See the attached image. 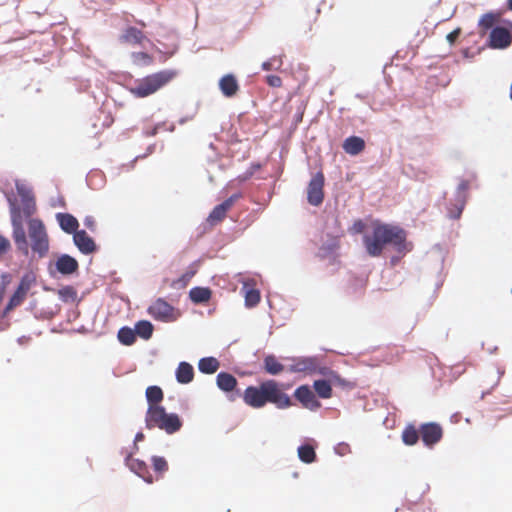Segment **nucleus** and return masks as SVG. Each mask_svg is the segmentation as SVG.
Wrapping results in <instances>:
<instances>
[{"label": "nucleus", "instance_id": "1", "mask_svg": "<svg viewBox=\"0 0 512 512\" xmlns=\"http://www.w3.org/2000/svg\"><path fill=\"white\" fill-rule=\"evenodd\" d=\"M9 205L10 220L12 226V239L17 251L27 257L38 259L45 258L50 250V240L46 227L41 219H29L26 221L28 232H26L25 221L21 215V208L13 194H6Z\"/></svg>", "mask_w": 512, "mask_h": 512}, {"label": "nucleus", "instance_id": "2", "mask_svg": "<svg viewBox=\"0 0 512 512\" xmlns=\"http://www.w3.org/2000/svg\"><path fill=\"white\" fill-rule=\"evenodd\" d=\"M364 245L367 253L372 257L381 255L386 245H391L400 254H406L412 249L407 242V232L397 225L377 224L373 228L372 236H365Z\"/></svg>", "mask_w": 512, "mask_h": 512}, {"label": "nucleus", "instance_id": "3", "mask_svg": "<svg viewBox=\"0 0 512 512\" xmlns=\"http://www.w3.org/2000/svg\"><path fill=\"white\" fill-rule=\"evenodd\" d=\"M145 425L148 429L159 428L167 434H174L181 429L183 422L178 414L168 413L163 406H148Z\"/></svg>", "mask_w": 512, "mask_h": 512}, {"label": "nucleus", "instance_id": "4", "mask_svg": "<svg viewBox=\"0 0 512 512\" xmlns=\"http://www.w3.org/2000/svg\"><path fill=\"white\" fill-rule=\"evenodd\" d=\"M177 76L176 70H162L148 75L142 79L136 80L129 88L131 94L138 98H144L156 93L159 89L166 86Z\"/></svg>", "mask_w": 512, "mask_h": 512}, {"label": "nucleus", "instance_id": "5", "mask_svg": "<svg viewBox=\"0 0 512 512\" xmlns=\"http://www.w3.org/2000/svg\"><path fill=\"white\" fill-rule=\"evenodd\" d=\"M469 189V180H461L454 192L453 198L449 200L447 205L448 217L451 219H459L465 208Z\"/></svg>", "mask_w": 512, "mask_h": 512}, {"label": "nucleus", "instance_id": "6", "mask_svg": "<svg viewBox=\"0 0 512 512\" xmlns=\"http://www.w3.org/2000/svg\"><path fill=\"white\" fill-rule=\"evenodd\" d=\"M265 381L267 403L275 405L278 409H287L294 404L290 396L282 391L280 383L274 379Z\"/></svg>", "mask_w": 512, "mask_h": 512}, {"label": "nucleus", "instance_id": "7", "mask_svg": "<svg viewBox=\"0 0 512 512\" xmlns=\"http://www.w3.org/2000/svg\"><path fill=\"white\" fill-rule=\"evenodd\" d=\"M35 282L36 276L32 272H27L21 277L17 289L10 297L9 302L7 303L4 309V314H7L9 311H11L14 307L19 305L23 301L27 292L30 290L32 285L35 284Z\"/></svg>", "mask_w": 512, "mask_h": 512}, {"label": "nucleus", "instance_id": "8", "mask_svg": "<svg viewBox=\"0 0 512 512\" xmlns=\"http://www.w3.org/2000/svg\"><path fill=\"white\" fill-rule=\"evenodd\" d=\"M324 183L325 178L322 170L312 173L311 179L307 187V201L312 206H319L324 199Z\"/></svg>", "mask_w": 512, "mask_h": 512}, {"label": "nucleus", "instance_id": "9", "mask_svg": "<svg viewBox=\"0 0 512 512\" xmlns=\"http://www.w3.org/2000/svg\"><path fill=\"white\" fill-rule=\"evenodd\" d=\"M243 401L252 408H263L267 404L266 381L258 386H248L243 393Z\"/></svg>", "mask_w": 512, "mask_h": 512}, {"label": "nucleus", "instance_id": "10", "mask_svg": "<svg viewBox=\"0 0 512 512\" xmlns=\"http://www.w3.org/2000/svg\"><path fill=\"white\" fill-rule=\"evenodd\" d=\"M174 307L162 298H158L148 307V313L155 320L162 322L174 321Z\"/></svg>", "mask_w": 512, "mask_h": 512}, {"label": "nucleus", "instance_id": "11", "mask_svg": "<svg viewBox=\"0 0 512 512\" xmlns=\"http://www.w3.org/2000/svg\"><path fill=\"white\" fill-rule=\"evenodd\" d=\"M294 397L302 406L311 411H316L321 407V402L316 398L315 393L309 385H301L294 391Z\"/></svg>", "mask_w": 512, "mask_h": 512}, {"label": "nucleus", "instance_id": "12", "mask_svg": "<svg viewBox=\"0 0 512 512\" xmlns=\"http://www.w3.org/2000/svg\"><path fill=\"white\" fill-rule=\"evenodd\" d=\"M421 439L425 446L432 447L438 443L443 435L441 426L435 422L424 423L419 429Z\"/></svg>", "mask_w": 512, "mask_h": 512}, {"label": "nucleus", "instance_id": "13", "mask_svg": "<svg viewBox=\"0 0 512 512\" xmlns=\"http://www.w3.org/2000/svg\"><path fill=\"white\" fill-rule=\"evenodd\" d=\"M293 364L289 366V371L292 373L299 372H316L320 359L318 356H306L293 358Z\"/></svg>", "mask_w": 512, "mask_h": 512}, {"label": "nucleus", "instance_id": "14", "mask_svg": "<svg viewBox=\"0 0 512 512\" xmlns=\"http://www.w3.org/2000/svg\"><path fill=\"white\" fill-rule=\"evenodd\" d=\"M511 41V34L504 27L497 26L490 32L489 45L494 49H505L510 46Z\"/></svg>", "mask_w": 512, "mask_h": 512}, {"label": "nucleus", "instance_id": "15", "mask_svg": "<svg viewBox=\"0 0 512 512\" xmlns=\"http://www.w3.org/2000/svg\"><path fill=\"white\" fill-rule=\"evenodd\" d=\"M73 243L84 255H89L97 251V245L95 241L87 234L85 230H79L78 232L74 233Z\"/></svg>", "mask_w": 512, "mask_h": 512}, {"label": "nucleus", "instance_id": "16", "mask_svg": "<svg viewBox=\"0 0 512 512\" xmlns=\"http://www.w3.org/2000/svg\"><path fill=\"white\" fill-rule=\"evenodd\" d=\"M55 269L61 275L68 276L78 271L79 263L73 256L61 254L55 262Z\"/></svg>", "mask_w": 512, "mask_h": 512}, {"label": "nucleus", "instance_id": "17", "mask_svg": "<svg viewBox=\"0 0 512 512\" xmlns=\"http://www.w3.org/2000/svg\"><path fill=\"white\" fill-rule=\"evenodd\" d=\"M125 463L132 472L141 477L145 482L149 484L153 482V477L149 473V468L144 461L134 459L131 454H129L125 458Z\"/></svg>", "mask_w": 512, "mask_h": 512}, {"label": "nucleus", "instance_id": "18", "mask_svg": "<svg viewBox=\"0 0 512 512\" xmlns=\"http://www.w3.org/2000/svg\"><path fill=\"white\" fill-rule=\"evenodd\" d=\"M55 218L63 232L74 235L79 231V222L72 214L59 212L55 215Z\"/></svg>", "mask_w": 512, "mask_h": 512}, {"label": "nucleus", "instance_id": "19", "mask_svg": "<svg viewBox=\"0 0 512 512\" xmlns=\"http://www.w3.org/2000/svg\"><path fill=\"white\" fill-rule=\"evenodd\" d=\"M175 377L177 382L180 384H188L192 382L194 378L193 366L186 361L180 362L175 371Z\"/></svg>", "mask_w": 512, "mask_h": 512}, {"label": "nucleus", "instance_id": "20", "mask_svg": "<svg viewBox=\"0 0 512 512\" xmlns=\"http://www.w3.org/2000/svg\"><path fill=\"white\" fill-rule=\"evenodd\" d=\"M216 385L223 392H231L237 386V379L231 373L219 372L216 377Z\"/></svg>", "mask_w": 512, "mask_h": 512}, {"label": "nucleus", "instance_id": "21", "mask_svg": "<svg viewBox=\"0 0 512 512\" xmlns=\"http://www.w3.org/2000/svg\"><path fill=\"white\" fill-rule=\"evenodd\" d=\"M212 296V291L209 287L196 286L189 291V298L195 304L207 303Z\"/></svg>", "mask_w": 512, "mask_h": 512}, {"label": "nucleus", "instance_id": "22", "mask_svg": "<svg viewBox=\"0 0 512 512\" xmlns=\"http://www.w3.org/2000/svg\"><path fill=\"white\" fill-rule=\"evenodd\" d=\"M219 87L223 95L232 97L238 90V83L233 75L227 74L220 79Z\"/></svg>", "mask_w": 512, "mask_h": 512}, {"label": "nucleus", "instance_id": "23", "mask_svg": "<svg viewBox=\"0 0 512 512\" xmlns=\"http://www.w3.org/2000/svg\"><path fill=\"white\" fill-rule=\"evenodd\" d=\"M365 147V141L357 136L348 137L343 143V149L351 156L358 155Z\"/></svg>", "mask_w": 512, "mask_h": 512}, {"label": "nucleus", "instance_id": "24", "mask_svg": "<svg viewBox=\"0 0 512 512\" xmlns=\"http://www.w3.org/2000/svg\"><path fill=\"white\" fill-rule=\"evenodd\" d=\"M298 458L306 464H311L316 461L315 446L310 443H304L297 449Z\"/></svg>", "mask_w": 512, "mask_h": 512}, {"label": "nucleus", "instance_id": "25", "mask_svg": "<svg viewBox=\"0 0 512 512\" xmlns=\"http://www.w3.org/2000/svg\"><path fill=\"white\" fill-rule=\"evenodd\" d=\"M122 39L129 44L143 45L144 42H149L144 34L134 27L128 28L122 35Z\"/></svg>", "mask_w": 512, "mask_h": 512}, {"label": "nucleus", "instance_id": "26", "mask_svg": "<svg viewBox=\"0 0 512 512\" xmlns=\"http://www.w3.org/2000/svg\"><path fill=\"white\" fill-rule=\"evenodd\" d=\"M220 367L219 361L212 356L203 357L198 362V369L203 374H213Z\"/></svg>", "mask_w": 512, "mask_h": 512}, {"label": "nucleus", "instance_id": "27", "mask_svg": "<svg viewBox=\"0 0 512 512\" xmlns=\"http://www.w3.org/2000/svg\"><path fill=\"white\" fill-rule=\"evenodd\" d=\"M264 369L270 375H278L284 370V366L272 355H266L264 357Z\"/></svg>", "mask_w": 512, "mask_h": 512}, {"label": "nucleus", "instance_id": "28", "mask_svg": "<svg viewBox=\"0 0 512 512\" xmlns=\"http://www.w3.org/2000/svg\"><path fill=\"white\" fill-rule=\"evenodd\" d=\"M315 393L322 399H328L332 396V386L329 380L318 379L313 383Z\"/></svg>", "mask_w": 512, "mask_h": 512}, {"label": "nucleus", "instance_id": "29", "mask_svg": "<svg viewBox=\"0 0 512 512\" xmlns=\"http://www.w3.org/2000/svg\"><path fill=\"white\" fill-rule=\"evenodd\" d=\"M145 396L149 406H160L159 403L163 400L164 395L159 386L152 385L147 387Z\"/></svg>", "mask_w": 512, "mask_h": 512}, {"label": "nucleus", "instance_id": "30", "mask_svg": "<svg viewBox=\"0 0 512 512\" xmlns=\"http://www.w3.org/2000/svg\"><path fill=\"white\" fill-rule=\"evenodd\" d=\"M134 329L136 332V336L148 340L151 338L153 334L154 327L150 321L140 320L135 324Z\"/></svg>", "mask_w": 512, "mask_h": 512}, {"label": "nucleus", "instance_id": "31", "mask_svg": "<svg viewBox=\"0 0 512 512\" xmlns=\"http://www.w3.org/2000/svg\"><path fill=\"white\" fill-rule=\"evenodd\" d=\"M117 338L119 342L123 345H132L136 341L135 329H132L128 326H123L119 329Z\"/></svg>", "mask_w": 512, "mask_h": 512}, {"label": "nucleus", "instance_id": "32", "mask_svg": "<svg viewBox=\"0 0 512 512\" xmlns=\"http://www.w3.org/2000/svg\"><path fill=\"white\" fill-rule=\"evenodd\" d=\"M419 440V431L413 426L408 425L402 432V441L405 445H415Z\"/></svg>", "mask_w": 512, "mask_h": 512}, {"label": "nucleus", "instance_id": "33", "mask_svg": "<svg viewBox=\"0 0 512 512\" xmlns=\"http://www.w3.org/2000/svg\"><path fill=\"white\" fill-rule=\"evenodd\" d=\"M21 202L23 205V208L21 209L22 218L23 219L25 218L26 221L29 219H34L32 217V215L36 211V204H35L34 196L24 198L21 200Z\"/></svg>", "mask_w": 512, "mask_h": 512}, {"label": "nucleus", "instance_id": "34", "mask_svg": "<svg viewBox=\"0 0 512 512\" xmlns=\"http://www.w3.org/2000/svg\"><path fill=\"white\" fill-rule=\"evenodd\" d=\"M58 296L63 302H74L77 292L72 286H65L58 290Z\"/></svg>", "mask_w": 512, "mask_h": 512}, {"label": "nucleus", "instance_id": "35", "mask_svg": "<svg viewBox=\"0 0 512 512\" xmlns=\"http://www.w3.org/2000/svg\"><path fill=\"white\" fill-rule=\"evenodd\" d=\"M499 15L496 13H486L479 20V26L483 30H488L493 27V25L497 22Z\"/></svg>", "mask_w": 512, "mask_h": 512}, {"label": "nucleus", "instance_id": "36", "mask_svg": "<svg viewBox=\"0 0 512 512\" xmlns=\"http://www.w3.org/2000/svg\"><path fill=\"white\" fill-rule=\"evenodd\" d=\"M226 210L223 209V207L218 204L216 205L213 210L211 211V213L209 214L208 216V221L211 223V224H214L218 221H221L224 217H225V214H226Z\"/></svg>", "mask_w": 512, "mask_h": 512}, {"label": "nucleus", "instance_id": "37", "mask_svg": "<svg viewBox=\"0 0 512 512\" xmlns=\"http://www.w3.org/2000/svg\"><path fill=\"white\" fill-rule=\"evenodd\" d=\"M260 301V292L257 289H249L245 295V304L253 307Z\"/></svg>", "mask_w": 512, "mask_h": 512}, {"label": "nucleus", "instance_id": "38", "mask_svg": "<svg viewBox=\"0 0 512 512\" xmlns=\"http://www.w3.org/2000/svg\"><path fill=\"white\" fill-rule=\"evenodd\" d=\"M15 186L21 200L33 196L31 188L21 180H16Z\"/></svg>", "mask_w": 512, "mask_h": 512}, {"label": "nucleus", "instance_id": "39", "mask_svg": "<svg viewBox=\"0 0 512 512\" xmlns=\"http://www.w3.org/2000/svg\"><path fill=\"white\" fill-rule=\"evenodd\" d=\"M329 381L331 383V386L335 385V386H339L341 388H352L353 387V385L349 381L342 378L336 371H334V373H331V378Z\"/></svg>", "mask_w": 512, "mask_h": 512}, {"label": "nucleus", "instance_id": "40", "mask_svg": "<svg viewBox=\"0 0 512 512\" xmlns=\"http://www.w3.org/2000/svg\"><path fill=\"white\" fill-rule=\"evenodd\" d=\"M153 468L156 472H164L168 469L167 461L164 457L153 456L152 457Z\"/></svg>", "mask_w": 512, "mask_h": 512}, {"label": "nucleus", "instance_id": "41", "mask_svg": "<svg viewBox=\"0 0 512 512\" xmlns=\"http://www.w3.org/2000/svg\"><path fill=\"white\" fill-rule=\"evenodd\" d=\"M402 171L406 176L410 178H416L418 180L422 179L420 173L416 172L415 167L413 166L412 163H407L406 165H404L402 167Z\"/></svg>", "mask_w": 512, "mask_h": 512}, {"label": "nucleus", "instance_id": "42", "mask_svg": "<svg viewBox=\"0 0 512 512\" xmlns=\"http://www.w3.org/2000/svg\"><path fill=\"white\" fill-rule=\"evenodd\" d=\"M11 248L10 241L0 234V256L6 254Z\"/></svg>", "mask_w": 512, "mask_h": 512}, {"label": "nucleus", "instance_id": "43", "mask_svg": "<svg viewBox=\"0 0 512 512\" xmlns=\"http://www.w3.org/2000/svg\"><path fill=\"white\" fill-rule=\"evenodd\" d=\"M350 451V446L345 443V442H341V443H338L335 447H334V452L339 455V456H344L345 454H347L348 452Z\"/></svg>", "mask_w": 512, "mask_h": 512}, {"label": "nucleus", "instance_id": "44", "mask_svg": "<svg viewBox=\"0 0 512 512\" xmlns=\"http://www.w3.org/2000/svg\"><path fill=\"white\" fill-rule=\"evenodd\" d=\"M260 168H261V164H260L259 162H257V163H255V164H253V165L251 166V170H250V171H247V172H246V173H244L243 175H240V176H239L240 181H246V180H248V179L253 175V173H254L256 170L260 169Z\"/></svg>", "mask_w": 512, "mask_h": 512}, {"label": "nucleus", "instance_id": "45", "mask_svg": "<svg viewBox=\"0 0 512 512\" xmlns=\"http://www.w3.org/2000/svg\"><path fill=\"white\" fill-rule=\"evenodd\" d=\"M85 227H87L91 232L96 230V221L93 216H86L83 220Z\"/></svg>", "mask_w": 512, "mask_h": 512}, {"label": "nucleus", "instance_id": "46", "mask_svg": "<svg viewBox=\"0 0 512 512\" xmlns=\"http://www.w3.org/2000/svg\"><path fill=\"white\" fill-rule=\"evenodd\" d=\"M267 82L272 87H279L281 86V78L276 75H270L267 77Z\"/></svg>", "mask_w": 512, "mask_h": 512}, {"label": "nucleus", "instance_id": "47", "mask_svg": "<svg viewBox=\"0 0 512 512\" xmlns=\"http://www.w3.org/2000/svg\"><path fill=\"white\" fill-rule=\"evenodd\" d=\"M316 372H318L319 374L323 375V376H326L328 377L327 380H330L331 378V373H334L333 370L327 368V367H320V365L318 366Z\"/></svg>", "mask_w": 512, "mask_h": 512}, {"label": "nucleus", "instance_id": "48", "mask_svg": "<svg viewBox=\"0 0 512 512\" xmlns=\"http://www.w3.org/2000/svg\"><path fill=\"white\" fill-rule=\"evenodd\" d=\"M133 58L135 62L144 61L147 62L149 60V56L144 52L134 53Z\"/></svg>", "mask_w": 512, "mask_h": 512}, {"label": "nucleus", "instance_id": "49", "mask_svg": "<svg viewBox=\"0 0 512 512\" xmlns=\"http://www.w3.org/2000/svg\"><path fill=\"white\" fill-rule=\"evenodd\" d=\"M196 274V269H189L187 270L181 277L180 280H182L183 282H187L189 281L194 275Z\"/></svg>", "mask_w": 512, "mask_h": 512}, {"label": "nucleus", "instance_id": "50", "mask_svg": "<svg viewBox=\"0 0 512 512\" xmlns=\"http://www.w3.org/2000/svg\"><path fill=\"white\" fill-rule=\"evenodd\" d=\"M459 34H460V29H456V30L452 31L451 33H449L447 35L448 42L452 44L457 39Z\"/></svg>", "mask_w": 512, "mask_h": 512}, {"label": "nucleus", "instance_id": "51", "mask_svg": "<svg viewBox=\"0 0 512 512\" xmlns=\"http://www.w3.org/2000/svg\"><path fill=\"white\" fill-rule=\"evenodd\" d=\"M220 205L223 207L224 210L228 211L233 205V203L231 199L227 198L222 203H220Z\"/></svg>", "mask_w": 512, "mask_h": 512}, {"label": "nucleus", "instance_id": "52", "mask_svg": "<svg viewBox=\"0 0 512 512\" xmlns=\"http://www.w3.org/2000/svg\"><path fill=\"white\" fill-rule=\"evenodd\" d=\"M354 229L356 232L361 233L364 229V223L361 220L355 222Z\"/></svg>", "mask_w": 512, "mask_h": 512}, {"label": "nucleus", "instance_id": "53", "mask_svg": "<svg viewBox=\"0 0 512 512\" xmlns=\"http://www.w3.org/2000/svg\"><path fill=\"white\" fill-rule=\"evenodd\" d=\"M143 439H144V434L142 432H138L135 435V438H134V448L135 449H138L136 443L142 441Z\"/></svg>", "mask_w": 512, "mask_h": 512}, {"label": "nucleus", "instance_id": "54", "mask_svg": "<svg viewBox=\"0 0 512 512\" xmlns=\"http://www.w3.org/2000/svg\"><path fill=\"white\" fill-rule=\"evenodd\" d=\"M334 247H335V243H334V241H331L327 245L323 246L322 249H325L326 251L331 252V251H333Z\"/></svg>", "mask_w": 512, "mask_h": 512}, {"label": "nucleus", "instance_id": "55", "mask_svg": "<svg viewBox=\"0 0 512 512\" xmlns=\"http://www.w3.org/2000/svg\"><path fill=\"white\" fill-rule=\"evenodd\" d=\"M273 67V64L271 61H266L262 64V68L266 71L271 70Z\"/></svg>", "mask_w": 512, "mask_h": 512}, {"label": "nucleus", "instance_id": "56", "mask_svg": "<svg viewBox=\"0 0 512 512\" xmlns=\"http://www.w3.org/2000/svg\"><path fill=\"white\" fill-rule=\"evenodd\" d=\"M57 204L60 205L61 207H64L65 202H64L63 198H59L56 202H53L51 205L55 207Z\"/></svg>", "mask_w": 512, "mask_h": 512}, {"label": "nucleus", "instance_id": "57", "mask_svg": "<svg viewBox=\"0 0 512 512\" xmlns=\"http://www.w3.org/2000/svg\"><path fill=\"white\" fill-rule=\"evenodd\" d=\"M241 197L240 194L236 193V194H233L229 197V199L232 200V203L234 204L239 198Z\"/></svg>", "mask_w": 512, "mask_h": 512}, {"label": "nucleus", "instance_id": "58", "mask_svg": "<svg viewBox=\"0 0 512 512\" xmlns=\"http://www.w3.org/2000/svg\"><path fill=\"white\" fill-rule=\"evenodd\" d=\"M160 127H161V124L156 125L153 128V130L150 132V135H155Z\"/></svg>", "mask_w": 512, "mask_h": 512}, {"label": "nucleus", "instance_id": "59", "mask_svg": "<svg viewBox=\"0 0 512 512\" xmlns=\"http://www.w3.org/2000/svg\"><path fill=\"white\" fill-rule=\"evenodd\" d=\"M49 274H50L51 276H54V272H53V270H52V268H51V264L49 265Z\"/></svg>", "mask_w": 512, "mask_h": 512}, {"label": "nucleus", "instance_id": "60", "mask_svg": "<svg viewBox=\"0 0 512 512\" xmlns=\"http://www.w3.org/2000/svg\"><path fill=\"white\" fill-rule=\"evenodd\" d=\"M508 7L512 10V0H508Z\"/></svg>", "mask_w": 512, "mask_h": 512}, {"label": "nucleus", "instance_id": "61", "mask_svg": "<svg viewBox=\"0 0 512 512\" xmlns=\"http://www.w3.org/2000/svg\"><path fill=\"white\" fill-rule=\"evenodd\" d=\"M168 130L171 132L174 131V125H171Z\"/></svg>", "mask_w": 512, "mask_h": 512}, {"label": "nucleus", "instance_id": "62", "mask_svg": "<svg viewBox=\"0 0 512 512\" xmlns=\"http://www.w3.org/2000/svg\"><path fill=\"white\" fill-rule=\"evenodd\" d=\"M499 377L504 373L503 371L498 370Z\"/></svg>", "mask_w": 512, "mask_h": 512}, {"label": "nucleus", "instance_id": "63", "mask_svg": "<svg viewBox=\"0 0 512 512\" xmlns=\"http://www.w3.org/2000/svg\"><path fill=\"white\" fill-rule=\"evenodd\" d=\"M486 393L483 392L482 395H481V399H483L485 397Z\"/></svg>", "mask_w": 512, "mask_h": 512}]
</instances>
